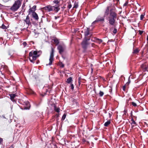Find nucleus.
Instances as JSON below:
<instances>
[{"label":"nucleus","instance_id":"c756f323","mask_svg":"<svg viewBox=\"0 0 148 148\" xmlns=\"http://www.w3.org/2000/svg\"><path fill=\"white\" fill-rule=\"evenodd\" d=\"M130 76L128 78V81L127 82V83L126 84V85H128L129 84L130 82Z\"/></svg>","mask_w":148,"mask_h":148},{"label":"nucleus","instance_id":"de8ad7c7","mask_svg":"<svg viewBox=\"0 0 148 148\" xmlns=\"http://www.w3.org/2000/svg\"><path fill=\"white\" fill-rule=\"evenodd\" d=\"M8 55L10 56V57H12L13 54L11 53L10 52H8Z\"/></svg>","mask_w":148,"mask_h":148},{"label":"nucleus","instance_id":"20e7f679","mask_svg":"<svg viewBox=\"0 0 148 148\" xmlns=\"http://www.w3.org/2000/svg\"><path fill=\"white\" fill-rule=\"evenodd\" d=\"M66 45L64 44L62 45H60L57 47V49L59 51V52L60 54H62V53L66 49Z\"/></svg>","mask_w":148,"mask_h":148},{"label":"nucleus","instance_id":"8fccbe9b","mask_svg":"<svg viewBox=\"0 0 148 148\" xmlns=\"http://www.w3.org/2000/svg\"><path fill=\"white\" fill-rule=\"evenodd\" d=\"M60 66L62 67H64V64L62 63H61V64L60 65Z\"/></svg>","mask_w":148,"mask_h":148},{"label":"nucleus","instance_id":"4c0bfd02","mask_svg":"<svg viewBox=\"0 0 148 148\" xmlns=\"http://www.w3.org/2000/svg\"><path fill=\"white\" fill-rule=\"evenodd\" d=\"M1 28L3 29H7L6 27L3 24L2 25Z\"/></svg>","mask_w":148,"mask_h":148},{"label":"nucleus","instance_id":"cd10ccee","mask_svg":"<svg viewBox=\"0 0 148 148\" xmlns=\"http://www.w3.org/2000/svg\"><path fill=\"white\" fill-rule=\"evenodd\" d=\"M114 27V30H113V33L114 34H115L116 32H117V29H116L115 28V27H116V26H114V25H113Z\"/></svg>","mask_w":148,"mask_h":148},{"label":"nucleus","instance_id":"2f4dec72","mask_svg":"<svg viewBox=\"0 0 148 148\" xmlns=\"http://www.w3.org/2000/svg\"><path fill=\"white\" fill-rule=\"evenodd\" d=\"M99 94L100 97H102L104 95V93L103 92L100 91Z\"/></svg>","mask_w":148,"mask_h":148},{"label":"nucleus","instance_id":"393cba45","mask_svg":"<svg viewBox=\"0 0 148 148\" xmlns=\"http://www.w3.org/2000/svg\"><path fill=\"white\" fill-rule=\"evenodd\" d=\"M16 96V95L15 94H11L10 95V98L12 100L14 99Z\"/></svg>","mask_w":148,"mask_h":148},{"label":"nucleus","instance_id":"a19ab883","mask_svg":"<svg viewBox=\"0 0 148 148\" xmlns=\"http://www.w3.org/2000/svg\"><path fill=\"white\" fill-rule=\"evenodd\" d=\"M132 105L133 106H137V104H136L134 102H132Z\"/></svg>","mask_w":148,"mask_h":148},{"label":"nucleus","instance_id":"72a5a7b5","mask_svg":"<svg viewBox=\"0 0 148 148\" xmlns=\"http://www.w3.org/2000/svg\"><path fill=\"white\" fill-rule=\"evenodd\" d=\"M96 40L97 41V42H98L99 43H100L103 42L102 40L101 39L97 38Z\"/></svg>","mask_w":148,"mask_h":148},{"label":"nucleus","instance_id":"5701e85b","mask_svg":"<svg viewBox=\"0 0 148 148\" xmlns=\"http://www.w3.org/2000/svg\"><path fill=\"white\" fill-rule=\"evenodd\" d=\"M34 105L36 107H38L40 104V102H36L34 103Z\"/></svg>","mask_w":148,"mask_h":148},{"label":"nucleus","instance_id":"09e8293b","mask_svg":"<svg viewBox=\"0 0 148 148\" xmlns=\"http://www.w3.org/2000/svg\"><path fill=\"white\" fill-rule=\"evenodd\" d=\"M38 54H40V55L41 54L42 51H37Z\"/></svg>","mask_w":148,"mask_h":148},{"label":"nucleus","instance_id":"6ab92c4d","mask_svg":"<svg viewBox=\"0 0 148 148\" xmlns=\"http://www.w3.org/2000/svg\"><path fill=\"white\" fill-rule=\"evenodd\" d=\"M131 124L132 125L131 128H133L134 127V125H136L137 124L135 121H133L131 123Z\"/></svg>","mask_w":148,"mask_h":148},{"label":"nucleus","instance_id":"864d4df0","mask_svg":"<svg viewBox=\"0 0 148 148\" xmlns=\"http://www.w3.org/2000/svg\"><path fill=\"white\" fill-rule=\"evenodd\" d=\"M29 60H30V62H33V63H34V62H33V60L32 59H31V58H29Z\"/></svg>","mask_w":148,"mask_h":148},{"label":"nucleus","instance_id":"f704fd0d","mask_svg":"<svg viewBox=\"0 0 148 148\" xmlns=\"http://www.w3.org/2000/svg\"><path fill=\"white\" fill-rule=\"evenodd\" d=\"M33 51L30 52L29 53V56L30 57H32V56H33Z\"/></svg>","mask_w":148,"mask_h":148},{"label":"nucleus","instance_id":"6e6552de","mask_svg":"<svg viewBox=\"0 0 148 148\" xmlns=\"http://www.w3.org/2000/svg\"><path fill=\"white\" fill-rule=\"evenodd\" d=\"M23 105L25 106L21 108L23 110H29L30 107V105L29 102L28 101H26L23 103Z\"/></svg>","mask_w":148,"mask_h":148},{"label":"nucleus","instance_id":"4d7b16f0","mask_svg":"<svg viewBox=\"0 0 148 148\" xmlns=\"http://www.w3.org/2000/svg\"><path fill=\"white\" fill-rule=\"evenodd\" d=\"M59 18V16H55V19H57L58 18Z\"/></svg>","mask_w":148,"mask_h":148},{"label":"nucleus","instance_id":"bf43d9fd","mask_svg":"<svg viewBox=\"0 0 148 148\" xmlns=\"http://www.w3.org/2000/svg\"><path fill=\"white\" fill-rule=\"evenodd\" d=\"M127 111H126L125 109L124 110V114H125V113L127 112Z\"/></svg>","mask_w":148,"mask_h":148},{"label":"nucleus","instance_id":"f257e3e1","mask_svg":"<svg viewBox=\"0 0 148 148\" xmlns=\"http://www.w3.org/2000/svg\"><path fill=\"white\" fill-rule=\"evenodd\" d=\"M117 17V13L115 11V8H113L110 10V16L108 17L109 23L110 25H114L115 22Z\"/></svg>","mask_w":148,"mask_h":148},{"label":"nucleus","instance_id":"e433bc0d","mask_svg":"<svg viewBox=\"0 0 148 148\" xmlns=\"http://www.w3.org/2000/svg\"><path fill=\"white\" fill-rule=\"evenodd\" d=\"M72 7V5L71 4V2H69V4L68 5V8H69V9H70Z\"/></svg>","mask_w":148,"mask_h":148},{"label":"nucleus","instance_id":"680f3d73","mask_svg":"<svg viewBox=\"0 0 148 148\" xmlns=\"http://www.w3.org/2000/svg\"><path fill=\"white\" fill-rule=\"evenodd\" d=\"M9 148H13V146L12 145H11Z\"/></svg>","mask_w":148,"mask_h":148},{"label":"nucleus","instance_id":"473e14b6","mask_svg":"<svg viewBox=\"0 0 148 148\" xmlns=\"http://www.w3.org/2000/svg\"><path fill=\"white\" fill-rule=\"evenodd\" d=\"M52 148H57V147L56 145L55 144L52 143L51 145Z\"/></svg>","mask_w":148,"mask_h":148},{"label":"nucleus","instance_id":"4be33fe9","mask_svg":"<svg viewBox=\"0 0 148 148\" xmlns=\"http://www.w3.org/2000/svg\"><path fill=\"white\" fill-rule=\"evenodd\" d=\"M34 116L37 117H38L40 116L39 112L38 111L36 112L34 114Z\"/></svg>","mask_w":148,"mask_h":148},{"label":"nucleus","instance_id":"ddd939ff","mask_svg":"<svg viewBox=\"0 0 148 148\" xmlns=\"http://www.w3.org/2000/svg\"><path fill=\"white\" fill-rule=\"evenodd\" d=\"M90 30V28H87V29L84 32V35L85 37H87V36L90 34V33L89 32V31Z\"/></svg>","mask_w":148,"mask_h":148},{"label":"nucleus","instance_id":"a18cd8bd","mask_svg":"<svg viewBox=\"0 0 148 148\" xmlns=\"http://www.w3.org/2000/svg\"><path fill=\"white\" fill-rule=\"evenodd\" d=\"M128 1H126L125 2V3L123 4V6H126L128 4Z\"/></svg>","mask_w":148,"mask_h":148},{"label":"nucleus","instance_id":"338daca9","mask_svg":"<svg viewBox=\"0 0 148 148\" xmlns=\"http://www.w3.org/2000/svg\"><path fill=\"white\" fill-rule=\"evenodd\" d=\"M147 68H145V70L147 71Z\"/></svg>","mask_w":148,"mask_h":148},{"label":"nucleus","instance_id":"412c9836","mask_svg":"<svg viewBox=\"0 0 148 148\" xmlns=\"http://www.w3.org/2000/svg\"><path fill=\"white\" fill-rule=\"evenodd\" d=\"M139 51L138 49L137 48L133 50V53L134 54H136L139 52Z\"/></svg>","mask_w":148,"mask_h":148},{"label":"nucleus","instance_id":"13d9d810","mask_svg":"<svg viewBox=\"0 0 148 148\" xmlns=\"http://www.w3.org/2000/svg\"><path fill=\"white\" fill-rule=\"evenodd\" d=\"M47 21L48 22H49L50 21V20H49L47 18Z\"/></svg>","mask_w":148,"mask_h":148},{"label":"nucleus","instance_id":"1a4fd4ad","mask_svg":"<svg viewBox=\"0 0 148 148\" xmlns=\"http://www.w3.org/2000/svg\"><path fill=\"white\" fill-rule=\"evenodd\" d=\"M89 45L88 42H87L84 40H83L81 43V45L82 48L84 50H86L87 48V46Z\"/></svg>","mask_w":148,"mask_h":148},{"label":"nucleus","instance_id":"9b49d317","mask_svg":"<svg viewBox=\"0 0 148 148\" xmlns=\"http://www.w3.org/2000/svg\"><path fill=\"white\" fill-rule=\"evenodd\" d=\"M24 22L26 23V24H27L28 26L31 25V23L30 22L29 17V15H27L26 16V18L24 20Z\"/></svg>","mask_w":148,"mask_h":148},{"label":"nucleus","instance_id":"3c124183","mask_svg":"<svg viewBox=\"0 0 148 148\" xmlns=\"http://www.w3.org/2000/svg\"><path fill=\"white\" fill-rule=\"evenodd\" d=\"M125 85H124V86H123V90L124 91H125Z\"/></svg>","mask_w":148,"mask_h":148},{"label":"nucleus","instance_id":"2eb2a0df","mask_svg":"<svg viewBox=\"0 0 148 148\" xmlns=\"http://www.w3.org/2000/svg\"><path fill=\"white\" fill-rule=\"evenodd\" d=\"M110 7L108 6L107 7V8L105 11V14H104V17H106L109 14V8Z\"/></svg>","mask_w":148,"mask_h":148},{"label":"nucleus","instance_id":"b1692460","mask_svg":"<svg viewBox=\"0 0 148 148\" xmlns=\"http://www.w3.org/2000/svg\"><path fill=\"white\" fill-rule=\"evenodd\" d=\"M36 6L34 5L32 8H30L29 9H31L32 11H34L35 12L36 10Z\"/></svg>","mask_w":148,"mask_h":148},{"label":"nucleus","instance_id":"f3484780","mask_svg":"<svg viewBox=\"0 0 148 148\" xmlns=\"http://www.w3.org/2000/svg\"><path fill=\"white\" fill-rule=\"evenodd\" d=\"M52 9L53 10H54L55 12H57L59 10L60 8H58L57 6H52Z\"/></svg>","mask_w":148,"mask_h":148},{"label":"nucleus","instance_id":"0e129e2a","mask_svg":"<svg viewBox=\"0 0 148 148\" xmlns=\"http://www.w3.org/2000/svg\"><path fill=\"white\" fill-rule=\"evenodd\" d=\"M110 87L111 88L110 89V90H109L110 92V91H112V89L111 87L110 86Z\"/></svg>","mask_w":148,"mask_h":148},{"label":"nucleus","instance_id":"ea45409f","mask_svg":"<svg viewBox=\"0 0 148 148\" xmlns=\"http://www.w3.org/2000/svg\"><path fill=\"white\" fill-rule=\"evenodd\" d=\"M27 45V43L25 42H24L23 43V45L24 46V47H25Z\"/></svg>","mask_w":148,"mask_h":148},{"label":"nucleus","instance_id":"052dcab7","mask_svg":"<svg viewBox=\"0 0 148 148\" xmlns=\"http://www.w3.org/2000/svg\"><path fill=\"white\" fill-rule=\"evenodd\" d=\"M3 6V5L0 3V8H1Z\"/></svg>","mask_w":148,"mask_h":148},{"label":"nucleus","instance_id":"f03ea898","mask_svg":"<svg viewBox=\"0 0 148 148\" xmlns=\"http://www.w3.org/2000/svg\"><path fill=\"white\" fill-rule=\"evenodd\" d=\"M21 5V2L20 0H17L15 1L14 3L10 8L11 10L16 11L19 8Z\"/></svg>","mask_w":148,"mask_h":148},{"label":"nucleus","instance_id":"7c9ffc66","mask_svg":"<svg viewBox=\"0 0 148 148\" xmlns=\"http://www.w3.org/2000/svg\"><path fill=\"white\" fill-rule=\"evenodd\" d=\"M53 2L56 4H59L60 3V1L58 0H55L53 1Z\"/></svg>","mask_w":148,"mask_h":148},{"label":"nucleus","instance_id":"37998d69","mask_svg":"<svg viewBox=\"0 0 148 148\" xmlns=\"http://www.w3.org/2000/svg\"><path fill=\"white\" fill-rule=\"evenodd\" d=\"M95 24V23H93V22L92 23L90 27H92V30L93 29V28L94 27V25Z\"/></svg>","mask_w":148,"mask_h":148},{"label":"nucleus","instance_id":"423d86ee","mask_svg":"<svg viewBox=\"0 0 148 148\" xmlns=\"http://www.w3.org/2000/svg\"><path fill=\"white\" fill-rule=\"evenodd\" d=\"M29 14L31 13H32V17L36 20L38 21L39 18L37 14L34 11H32L31 9H29L28 10Z\"/></svg>","mask_w":148,"mask_h":148},{"label":"nucleus","instance_id":"69168bd1","mask_svg":"<svg viewBox=\"0 0 148 148\" xmlns=\"http://www.w3.org/2000/svg\"><path fill=\"white\" fill-rule=\"evenodd\" d=\"M113 27H111L110 29V31H112L113 29Z\"/></svg>","mask_w":148,"mask_h":148},{"label":"nucleus","instance_id":"5fc2aeb1","mask_svg":"<svg viewBox=\"0 0 148 148\" xmlns=\"http://www.w3.org/2000/svg\"><path fill=\"white\" fill-rule=\"evenodd\" d=\"M9 0H3V1L4 2H7Z\"/></svg>","mask_w":148,"mask_h":148},{"label":"nucleus","instance_id":"0eeeda50","mask_svg":"<svg viewBox=\"0 0 148 148\" xmlns=\"http://www.w3.org/2000/svg\"><path fill=\"white\" fill-rule=\"evenodd\" d=\"M54 51L53 48H51V53L50 58L49 59V62L48 64H47V66L51 65L52 64L53 61V58L54 56Z\"/></svg>","mask_w":148,"mask_h":148},{"label":"nucleus","instance_id":"6e6d98bb","mask_svg":"<svg viewBox=\"0 0 148 148\" xmlns=\"http://www.w3.org/2000/svg\"><path fill=\"white\" fill-rule=\"evenodd\" d=\"M55 7H56V6H57L58 8H59V7L60 6V5L59 4H56L55 6H54Z\"/></svg>","mask_w":148,"mask_h":148},{"label":"nucleus","instance_id":"a211bd4d","mask_svg":"<svg viewBox=\"0 0 148 148\" xmlns=\"http://www.w3.org/2000/svg\"><path fill=\"white\" fill-rule=\"evenodd\" d=\"M72 81V78L71 77H70L67 79L66 82L68 84H69Z\"/></svg>","mask_w":148,"mask_h":148},{"label":"nucleus","instance_id":"c9c22d12","mask_svg":"<svg viewBox=\"0 0 148 148\" xmlns=\"http://www.w3.org/2000/svg\"><path fill=\"white\" fill-rule=\"evenodd\" d=\"M145 14L144 13V14H141L140 16V20H142L143 18L144 17V16Z\"/></svg>","mask_w":148,"mask_h":148},{"label":"nucleus","instance_id":"4468645a","mask_svg":"<svg viewBox=\"0 0 148 148\" xmlns=\"http://www.w3.org/2000/svg\"><path fill=\"white\" fill-rule=\"evenodd\" d=\"M52 106L54 108V110L57 112H60V108H57L55 104L54 103L52 105Z\"/></svg>","mask_w":148,"mask_h":148},{"label":"nucleus","instance_id":"bb28decb","mask_svg":"<svg viewBox=\"0 0 148 148\" xmlns=\"http://www.w3.org/2000/svg\"><path fill=\"white\" fill-rule=\"evenodd\" d=\"M29 93L32 94H35V92L31 89L29 90Z\"/></svg>","mask_w":148,"mask_h":148},{"label":"nucleus","instance_id":"7ed1b4c3","mask_svg":"<svg viewBox=\"0 0 148 148\" xmlns=\"http://www.w3.org/2000/svg\"><path fill=\"white\" fill-rule=\"evenodd\" d=\"M51 86H49L48 84H45L43 88V91L45 93V94H49L51 93Z\"/></svg>","mask_w":148,"mask_h":148},{"label":"nucleus","instance_id":"58836bf2","mask_svg":"<svg viewBox=\"0 0 148 148\" xmlns=\"http://www.w3.org/2000/svg\"><path fill=\"white\" fill-rule=\"evenodd\" d=\"M78 7V5L77 3H75L73 7V8H77Z\"/></svg>","mask_w":148,"mask_h":148},{"label":"nucleus","instance_id":"f8f14e48","mask_svg":"<svg viewBox=\"0 0 148 148\" xmlns=\"http://www.w3.org/2000/svg\"><path fill=\"white\" fill-rule=\"evenodd\" d=\"M43 9L45 10H47L48 12H50L53 10L52 9V6H51L50 5H48L44 8Z\"/></svg>","mask_w":148,"mask_h":148},{"label":"nucleus","instance_id":"c85d7f7f","mask_svg":"<svg viewBox=\"0 0 148 148\" xmlns=\"http://www.w3.org/2000/svg\"><path fill=\"white\" fill-rule=\"evenodd\" d=\"M90 38H87L86 37H84V38L83 40L86 42H88V41L90 40Z\"/></svg>","mask_w":148,"mask_h":148},{"label":"nucleus","instance_id":"aec40b11","mask_svg":"<svg viewBox=\"0 0 148 148\" xmlns=\"http://www.w3.org/2000/svg\"><path fill=\"white\" fill-rule=\"evenodd\" d=\"M110 120L108 121L105 122L104 124V126L105 127H107L110 123Z\"/></svg>","mask_w":148,"mask_h":148},{"label":"nucleus","instance_id":"9d476101","mask_svg":"<svg viewBox=\"0 0 148 148\" xmlns=\"http://www.w3.org/2000/svg\"><path fill=\"white\" fill-rule=\"evenodd\" d=\"M33 56H32V59L34 60H36L37 57H38L40 56V54H38L37 51H33Z\"/></svg>","mask_w":148,"mask_h":148},{"label":"nucleus","instance_id":"79ce46f5","mask_svg":"<svg viewBox=\"0 0 148 148\" xmlns=\"http://www.w3.org/2000/svg\"><path fill=\"white\" fill-rule=\"evenodd\" d=\"M70 87H71V89L72 90H73L74 89V88L73 84H71V86H70Z\"/></svg>","mask_w":148,"mask_h":148},{"label":"nucleus","instance_id":"603ef678","mask_svg":"<svg viewBox=\"0 0 148 148\" xmlns=\"http://www.w3.org/2000/svg\"><path fill=\"white\" fill-rule=\"evenodd\" d=\"M25 4L23 3V5H22V9H23L25 7Z\"/></svg>","mask_w":148,"mask_h":148},{"label":"nucleus","instance_id":"49530a36","mask_svg":"<svg viewBox=\"0 0 148 148\" xmlns=\"http://www.w3.org/2000/svg\"><path fill=\"white\" fill-rule=\"evenodd\" d=\"M139 34L141 35L143 33V31L139 30Z\"/></svg>","mask_w":148,"mask_h":148},{"label":"nucleus","instance_id":"dca6fc26","mask_svg":"<svg viewBox=\"0 0 148 148\" xmlns=\"http://www.w3.org/2000/svg\"><path fill=\"white\" fill-rule=\"evenodd\" d=\"M52 40L56 45H58L59 43V40L56 38H55Z\"/></svg>","mask_w":148,"mask_h":148},{"label":"nucleus","instance_id":"a878e982","mask_svg":"<svg viewBox=\"0 0 148 148\" xmlns=\"http://www.w3.org/2000/svg\"><path fill=\"white\" fill-rule=\"evenodd\" d=\"M66 114H64L63 115V116L62 117V119H61V120L62 121H64V120L66 118Z\"/></svg>","mask_w":148,"mask_h":148},{"label":"nucleus","instance_id":"39448f33","mask_svg":"<svg viewBox=\"0 0 148 148\" xmlns=\"http://www.w3.org/2000/svg\"><path fill=\"white\" fill-rule=\"evenodd\" d=\"M104 16H102L100 15L98 16L97 17L95 21L93 22V23H95L96 22H100L103 23L105 21Z\"/></svg>","mask_w":148,"mask_h":148},{"label":"nucleus","instance_id":"774afa93","mask_svg":"<svg viewBox=\"0 0 148 148\" xmlns=\"http://www.w3.org/2000/svg\"><path fill=\"white\" fill-rule=\"evenodd\" d=\"M2 117L4 118H5V116L3 115L2 116Z\"/></svg>","mask_w":148,"mask_h":148},{"label":"nucleus","instance_id":"e2e57ef3","mask_svg":"<svg viewBox=\"0 0 148 148\" xmlns=\"http://www.w3.org/2000/svg\"><path fill=\"white\" fill-rule=\"evenodd\" d=\"M134 121V119H133V118H132V119H131V121L132 122L133 121Z\"/></svg>","mask_w":148,"mask_h":148},{"label":"nucleus","instance_id":"c03bdc74","mask_svg":"<svg viewBox=\"0 0 148 148\" xmlns=\"http://www.w3.org/2000/svg\"><path fill=\"white\" fill-rule=\"evenodd\" d=\"M3 139L2 138L0 137V143L1 144L3 143Z\"/></svg>","mask_w":148,"mask_h":148}]
</instances>
